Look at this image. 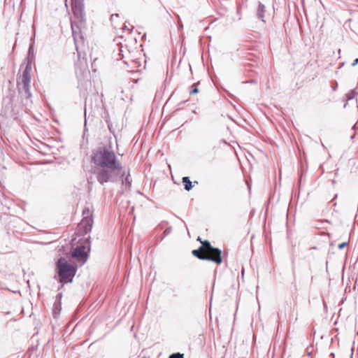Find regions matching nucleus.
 <instances>
[{
    "mask_svg": "<svg viewBox=\"0 0 358 358\" xmlns=\"http://www.w3.org/2000/svg\"><path fill=\"white\" fill-rule=\"evenodd\" d=\"M92 162L95 165L94 173L97 181L103 185L109 182H117V175H124L122 164L115 153L106 147H99L93 151Z\"/></svg>",
    "mask_w": 358,
    "mask_h": 358,
    "instance_id": "1",
    "label": "nucleus"
},
{
    "mask_svg": "<svg viewBox=\"0 0 358 358\" xmlns=\"http://www.w3.org/2000/svg\"><path fill=\"white\" fill-rule=\"evenodd\" d=\"M77 267L70 263L65 257H60L56 262L57 280L62 285L71 283L77 272Z\"/></svg>",
    "mask_w": 358,
    "mask_h": 358,
    "instance_id": "2",
    "label": "nucleus"
},
{
    "mask_svg": "<svg viewBox=\"0 0 358 358\" xmlns=\"http://www.w3.org/2000/svg\"><path fill=\"white\" fill-rule=\"evenodd\" d=\"M31 75L30 69L27 66L22 72L20 82L17 83V87L22 96L27 99L31 96L30 92Z\"/></svg>",
    "mask_w": 358,
    "mask_h": 358,
    "instance_id": "3",
    "label": "nucleus"
},
{
    "mask_svg": "<svg viewBox=\"0 0 358 358\" xmlns=\"http://www.w3.org/2000/svg\"><path fill=\"white\" fill-rule=\"evenodd\" d=\"M71 1L73 13L82 24L85 19L84 0H71Z\"/></svg>",
    "mask_w": 358,
    "mask_h": 358,
    "instance_id": "4",
    "label": "nucleus"
},
{
    "mask_svg": "<svg viewBox=\"0 0 358 358\" xmlns=\"http://www.w3.org/2000/svg\"><path fill=\"white\" fill-rule=\"evenodd\" d=\"M72 34L76 45V49L78 52V57L81 56V48L84 44V37L81 31L79 30V27H76L71 22Z\"/></svg>",
    "mask_w": 358,
    "mask_h": 358,
    "instance_id": "5",
    "label": "nucleus"
},
{
    "mask_svg": "<svg viewBox=\"0 0 358 358\" xmlns=\"http://www.w3.org/2000/svg\"><path fill=\"white\" fill-rule=\"evenodd\" d=\"M221 254L222 251L219 248H212L211 250H209L208 253L206 254V257L210 259H205V260L211 261L220 264L222 262Z\"/></svg>",
    "mask_w": 358,
    "mask_h": 358,
    "instance_id": "6",
    "label": "nucleus"
},
{
    "mask_svg": "<svg viewBox=\"0 0 358 358\" xmlns=\"http://www.w3.org/2000/svg\"><path fill=\"white\" fill-rule=\"evenodd\" d=\"M72 257L78 260L85 262L88 258V255L85 252V247L84 245H78L72 253Z\"/></svg>",
    "mask_w": 358,
    "mask_h": 358,
    "instance_id": "7",
    "label": "nucleus"
},
{
    "mask_svg": "<svg viewBox=\"0 0 358 358\" xmlns=\"http://www.w3.org/2000/svg\"><path fill=\"white\" fill-rule=\"evenodd\" d=\"M92 226V218L85 216L80 222V227H83L85 232L90 231Z\"/></svg>",
    "mask_w": 358,
    "mask_h": 358,
    "instance_id": "8",
    "label": "nucleus"
},
{
    "mask_svg": "<svg viewBox=\"0 0 358 358\" xmlns=\"http://www.w3.org/2000/svg\"><path fill=\"white\" fill-rule=\"evenodd\" d=\"M204 252L203 246H200L199 249L192 250V255L199 259L205 260L208 258L206 257V254H203Z\"/></svg>",
    "mask_w": 358,
    "mask_h": 358,
    "instance_id": "9",
    "label": "nucleus"
},
{
    "mask_svg": "<svg viewBox=\"0 0 358 358\" xmlns=\"http://www.w3.org/2000/svg\"><path fill=\"white\" fill-rule=\"evenodd\" d=\"M265 12H266L265 6L263 3L259 2L258 8H257V15L258 18L262 20V21L263 22H265V20H264Z\"/></svg>",
    "mask_w": 358,
    "mask_h": 358,
    "instance_id": "10",
    "label": "nucleus"
},
{
    "mask_svg": "<svg viewBox=\"0 0 358 358\" xmlns=\"http://www.w3.org/2000/svg\"><path fill=\"white\" fill-rule=\"evenodd\" d=\"M120 175H122L120 173ZM119 174L117 175V176ZM122 178H124L122 179V183L125 187L126 189H129L131 185V179L130 178V174L128 173L127 176L125 174L124 176H121Z\"/></svg>",
    "mask_w": 358,
    "mask_h": 358,
    "instance_id": "11",
    "label": "nucleus"
},
{
    "mask_svg": "<svg viewBox=\"0 0 358 358\" xmlns=\"http://www.w3.org/2000/svg\"><path fill=\"white\" fill-rule=\"evenodd\" d=\"M182 182L184 185V189L186 190V191H190L192 187H193V185H192V182H191V180H189V178L187 177V176H184L182 178Z\"/></svg>",
    "mask_w": 358,
    "mask_h": 358,
    "instance_id": "12",
    "label": "nucleus"
},
{
    "mask_svg": "<svg viewBox=\"0 0 358 358\" xmlns=\"http://www.w3.org/2000/svg\"><path fill=\"white\" fill-rule=\"evenodd\" d=\"M330 224V222L328 220H320L317 222L316 227L318 229H328L327 224Z\"/></svg>",
    "mask_w": 358,
    "mask_h": 358,
    "instance_id": "13",
    "label": "nucleus"
},
{
    "mask_svg": "<svg viewBox=\"0 0 358 358\" xmlns=\"http://www.w3.org/2000/svg\"><path fill=\"white\" fill-rule=\"evenodd\" d=\"M357 94H358V91L357 89L352 90L346 94V97H347L346 101L354 99Z\"/></svg>",
    "mask_w": 358,
    "mask_h": 358,
    "instance_id": "14",
    "label": "nucleus"
},
{
    "mask_svg": "<svg viewBox=\"0 0 358 358\" xmlns=\"http://www.w3.org/2000/svg\"><path fill=\"white\" fill-rule=\"evenodd\" d=\"M202 245L201 246H203V250L205 252H208L211 250L212 248H214L208 241H205L204 242H201Z\"/></svg>",
    "mask_w": 358,
    "mask_h": 358,
    "instance_id": "15",
    "label": "nucleus"
},
{
    "mask_svg": "<svg viewBox=\"0 0 358 358\" xmlns=\"http://www.w3.org/2000/svg\"><path fill=\"white\" fill-rule=\"evenodd\" d=\"M60 310H61V303H60V301L55 302L54 306H53V313L55 315H57V314L59 313Z\"/></svg>",
    "mask_w": 358,
    "mask_h": 358,
    "instance_id": "16",
    "label": "nucleus"
},
{
    "mask_svg": "<svg viewBox=\"0 0 358 358\" xmlns=\"http://www.w3.org/2000/svg\"><path fill=\"white\" fill-rule=\"evenodd\" d=\"M184 355L180 352L173 353L169 355V358H183Z\"/></svg>",
    "mask_w": 358,
    "mask_h": 358,
    "instance_id": "17",
    "label": "nucleus"
},
{
    "mask_svg": "<svg viewBox=\"0 0 358 358\" xmlns=\"http://www.w3.org/2000/svg\"><path fill=\"white\" fill-rule=\"evenodd\" d=\"M192 90H191L190 92H189L190 94H195L198 93L199 90H198V88H197L196 85H193L192 86Z\"/></svg>",
    "mask_w": 358,
    "mask_h": 358,
    "instance_id": "18",
    "label": "nucleus"
},
{
    "mask_svg": "<svg viewBox=\"0 0 358 358\" xmlns=\"http://www.w3.org/2000/svg\"><path fill=\"white\" fill-rule=\"evenodd\" d=\"M171 231H172L171 227H168L167 229H165V231L164 232V235L167 236L168 234H169L171 232Z\"/></svg>",
    "mask_w": 358,
    "mask_h": 358,
    "instance_id": "19",
    "label": "nucleus"
},
{
    "mask_svg": "<svg viewBox=\"0 0 358 358\" xmlns=\"http://www.w3.org/2000/svg\"><path fill=\"white\" fill-rule=\"evenodd\" d=\"M348 244V242H343V243H340V244L338 245V248L339 249H343V248H345Z\"/></svg>",
    "mask_w": 358,
    "mask_h": 358,
    "instance_id": "20",
    "label": "nucleus"
},
{
    "mask_svg": "<svg viewBox=\"0 0 358 358\" xmlns=\"http://www.w3.org/2000/svg\"><path fill=\"white\" fill-rule=\"evenodd\" d=\"M119 17V15L117 13H115V14H113L111 15L110 16V20L111 21H114L115 19H116L117 17Z\"/></svg>",
    "mask_w": 358,
    "mask_h": 358,
    "instance_id": "21",
    "label": "nucleus"
},
{
    "mask_svg": "<svg viewBox=\"0 0 358 358\" xmlns=\"http://www.w3.org/2000/svg\"><path fill=\"white\" fill-rule=\"evenodd\" d=\"M338 87V83L336 82L334 83V84L332 86V89L334 91H336V88Z\"/></svg>",
    "mask_w": 358,
    "mask_h": 358,
    "instance_id": "22",
    "label": "nucleus"
},
{
    "mask_svg": "<svg viewBox=\"0 0 358 358\" xmlns=\"http://www.w3.org/2000/svg\"><path fill=\"white\" fill-rule=\"evenodd\" d=\"M357 64H358V58H357V59H355L354 60V62H352V66H356Z\"/></svg>",
    "mask_w": 358,
    "mask_h": 358,
    "instance_id": "23",
    "label": "nucleus"
},
{
    "mask_svg": "<svg viewBox=\"0 0 358 358\" xmlns=\"http://www.w3.org/2000/svg\"><path fill=\"white\" fill-rule=\"evenodd\" d=\"M83 215H85V214H89V210H84L83 212Z\"/></svg>",
    "mask_w": 358,
    "mask_h": 358,
    "instance_id": "24",
    "label": "nucleus"
},
{
    "mask_svg": "<svg viewBox=\"0 0 358 358\" xmlns=\"http://www.w3.org/2000/svg\"><path fill=\"white\" fill-rule=\"evenodd\" d=\"M57 297L60 299V298L62 297V294H59L57 295Z\"/></svg>",
    "mask_w": 358,
    "mask_h": 358,
    "instance_id": "25",
    "label": "nucleus"
},
{
    "mask_svg": "<svg viewBox=\"0 0 358 358\" xmlns=\"http://www.w3.org/2000/svg\"><path fill=\"white\" fill-rule=\"evenodd\" d=\"M331 356L334 358V353H331Z\"/></svg>",
    "mask_w": 358,
    "mask_h": 358,
    "instance_id": "26",
    "label": "nucleus"
},
{
    "mask_svg": "<svg viewBox=\"0 0 358 358\" xmlns=\"http://www.w3.org/2000/svg\"><path fill=\"white\" fill-rule=\"evenodd\" d=\"M122 46L121 47V48H120V52H123V50H122Z\"/></svg>",
    "mask_w": 358,
    "mask_h": 358,
    "instance_id": "27",
    "label": "nucleus"
},
{
    "mask_svg": "<svg viewBox=\"0 0 358 358\" xmlns=\"http://www.w3.org/2000/svg\"><path fill=\"white\" fill-rule=\"evenodd\" d=\"M124 64H128V62L127 61H124Z\"/></svg>",
    "mask_w": 358,
    "mask_h": 358,
    "instance_id": "28",
    "label": "nucleus"
},
{
    "mask_svg": "<svg viewBox=\"0 0 358 358\" xmlns=\"http://www.w3.org/2000/svg\"><path fill=\"white\" fill-rule=\"evenodd\" d=\"M346 106H347V103H345L344 104V108H345V107H346Z\"/></svg>",
    "mask_w": 358,
    "mask_h": 358,
    "instance_id": "29",
    "label": "nucleus"
},
{
    "mask_svg": "<svg viewBox=\"0 0 358 358\" xmlns=\"http://www.w3.org/2000/svg\"><path fill=\"white\" fill-rule=\"evenodd\" d=\"M124 28H125V29H126V28L127 29V26L124 25ZM128 29H129L128 28Z\"/></svg>",
    "mask_w": 358,
    "mask_h": 358,
    "instance_id": "30",
    "label": "nucleus"
},
{
    "mask_svg": "<svg viewBox=\"0 0 358 358\" xmlns=\"http://www.w3.org/2000/svg\"><path fill=\"white\" fill-rule=\"evenodd\" d=\"M357 334H358V332H357Z\"/></svg>",
    "mask_w": 358,
    "mask_h": 358,
    "instance_id": "31",
    "label": "nucleus"
}]
</instances>
